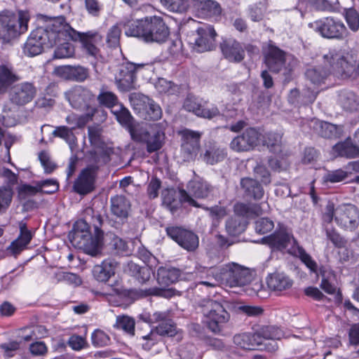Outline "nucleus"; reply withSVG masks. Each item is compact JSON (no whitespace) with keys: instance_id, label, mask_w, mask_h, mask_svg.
Returning <instances> with one entry per match:
<instances>
[{"instance_id":"obj_1","label":"nucleus","mask_w":359,"mask_h":359,"mask_svg":"<svg viewBox=\"0 0 359 359\" xmlns=\"http://www.w3.org/2000/svg\"><path fill=\"white\" fill-rule=\"evenodd\" d=\"M102 224L100 214L93 215L90 223L86 219L76 221L68 235L71 243L88 255L97 256L101 253L104 238Z\"/></svg>"},{"instance_id":"obj_2","label":"nucleus","mask_w":359,"mask_h":359,"mask_svg":"<svg viewBox=\"0 0 359 359\" xmlns=\"http://www.w3.org/2000/svg\"><path fill=\"white\" fill-rule=\"evenodd\" d=\"M126 35L136 37L146 43H165L170 29L163 19L158 16L128 21L124 24Z\"/></svg>"},{"instance_id":"obj_3","label":"nucleus","mask_w":359,"mask_h":359,"mask_svg":"<svg viewBox=\"0 0 359 359\" xmlns=\"http://www.w3.org/2000/svg\"><path fill=\"white\" fill-rule=\"evenodd\" d=\"M65 18H50L45 26L39 27L32 32L24 46V53L29 57L41 54L45 49L50 48L57 44V40L62 38V29L57 27V22H64Z\"/></svg>"},{"instance_id":"obj_4","label":"nucleus","mask_w":359,"mask_h":359,"mask_svg":"<svg viewBox=\"0 0 359 359\" xmlns=\"http://www.w3.org/2000/svg\"><path fill=\"white\" fill-rule=\"evenodd\" d=\"M323 58L330 65V72L337 77L347 79L359 74L355 54L343 49H332Z\"/></svg>"},{"instance_id":"obj_5","label":"nucleus","mask_w":359,"mask_h":359,"mask_svg":"<svg viewBox=\"0 0 359 359\" xmlns=\"http://www.w3.org/2000/svg\"><path fill=\"white\" fill-rule=\"evenodd\" d=\"M56 27L62 29V38L64 39H71L74 41L81 43L82 51L94 58H97L100 55V50L97 44L102 41V36L97 31L90 30L86 32H79L74 29L69 24L65 22H57Z\"/></svg>"},{"instance_id":"obj_6","label":"nucleus","mask_w":359,"mask_h":359,"mask_svg":"<svg viewBox=\"0 0 359 359\" xmlns=\"http://www.w3.org/2000/svg\"><path fill=\"white\" fill-rule=\"evenodd\" d=\"M203 323L214 333H219L230 319V314L224 306L210 299H203L201 304Z\"/></svg>"},{"instance_id":"obj_7","label":"nucleus","mask_w":359,"mask_h":359,"mask_svg":"<svg viewBox=\"0 0 359 359\" xmlns=\"http://www.w3.org/2000/svg\"><path fill=\"white\" fill-rule=\"evenodd\" d=\"M28 19L5 10L0 12V39L8 43L27 32Z\"/></svg>"},{"instance_id":"obj_8","label":"nucleus","mask_w":359,"mask_h":359,"mask_svg":"<svg viewBox=\"0 0 359 359\" xmlns=\"http://www.w3.org/2000/svg\"><path fill=\"white\" fill-rule=\"evenodd\" d=\"M164 129L163 123L154 124L150 130L140 126L139 128L132 129L130 136L133 141L146 144L147 151L151 154L158 151L163 147Z\"/></svg>"},{"instance_id":"obj_9","label":"nucleus","mask_w":359,"mask_h":359,"mask_svg":"<svg viewBox=\"0 0 359 359\" xmlns=\"http://www.w3.org/2000/svg\"><path fill=\"white\" fill-rule=\"evenodd\" d=\"M222 285L236 287H243L253 279V271L245 266L236 262L221 265Z\"/></svg>"},{"instance_id":"obj_10","label":"nucleus","mask_w":359,"mask_h":359,"mask_svg":"<svg viewBox=\"0 0 359 359\" xmlns=\"http://www.w3.org/2000/svg\"><path fill=\"white\" fill-rule=\"evenodd\" d=\"M264 62L268 70L276 74L282 72L286 79L290 76L293 69L291 65L287 62V53L271 41L264 50Z\"/></svg>"},{"instance_id":"obj_11","label":"nucleus","mask_w":359,"mask_h":359,"mask_svg":"<svg viewBox=\"0 0 359 359\" xmlns=\"http://www.w3.org/2000/svg\"><path fill=\"white\" fill-rule=\"evenodd\" d=\"M309 26L325 39H342L347 35V29L343 22L332 17L316 20Z\"/></svg>"},{"instance_id":"obj_12","label":"nucleus","mask_w":359,"mask_h":359,"mask_svg":"<svg viewBox=\"0 0 359 359\" xmlns=\"http://www.w3.org/2000/svg\"><path fill=\"white\" fill-rule=\"evenodd\" d=\"M130 102L136 113L145 120L156 121L161 118V107L148 96L133 93L130 95Z\"/></svg>"},{"instance_id":"obj_13","label":"nucleus","mask_w":359,"mask_h":359,"mask_svg":"<svg viewBox=\"0 0 359 359\" xmlns=\"http://www.w3.org/2000/svg\"><path fill=\"white\" fill-rule=\"evenodd\" d=\"M144 64L123 62L117 67L115 74V83L120 91L128 92L135 88L136 72Z\"/></svg>"},{"instance_id":"obj_14","label":"nucleus","mask_w":359,"mask_h":359,"mask_svg":"<svg viewBox=\"0 0 359 359\" xmlns=\"http://www.w3.org/2000/svg\"><path fill=\"white\" fill-rule=\"evenodd\" d=\"M262 243L268 245L273 251H283L292 243L294 247L298 245L292 232L280 224L273 233L262 238Z\"/></svg>"},{"instance_id":"obj_15","label":"nucleus","mask_w":359,"mask_h":359,"mask_svg":"<svg viewBox=\"0 0 359 359\" xmlns=\"http://www.w3.org/2000/svg\"><path fill=\"white\" fill-rule=\"evenodd\" d=\"M169 238L188 252H194L199 245L198 236L192 231L182 226H171L165 229Z\"/></svg>"},{"instance_id":"obj_16","label":"nucleus","mask_w":359,"mask_h":359,"mask_svg":"<svg viewBox=\"0 0 359 359\" xmlns=\"http://www.w3.org/2000/svg\"><path fill=\"white\" fill-rule=\"evenodd\" d=\"M163 204L174 214L183 204L189 206L201 207L200 205L184 189L179 190L177 199V192L174 189H166L162 191Z\"/></svg>"},{"instance_id":"obj_17","label":"nucleus","mask_w":359,"mask_h":359,"mask_svg":"<svg viewBox=\"0 0 359 359\" xmlns=\"http://www.w3.org/2000/svg\"><path fill=\"white\" fill-rule=\"evenodd\" d=\"M98 170L97 165H88L83 168L74 182V191L81 196L92 192L95 188V183Z\"/></svg>"},{"instance_id":"obj_18","label":"nucleus","mask_w":359,"mask_h":359,"mask_svg":"<svg viewBox=\"0 0 359 359\" xmlns=\"http://www.w3.org/2000/svg\"><path fill=\"white\" fill-rule=\"evenodd\" d=\"M36 93V88L33 83L24 81L11 88L8 95L9 101L16 107H23L34 100Z\"/></svg>"},{"instance_id":"obj_19","label":"nucleus","mask_w":359,"mask_h":359,"mask_svg":"<svg viewBox=\"0 0 359 359\" xmlns=\"http://www.w3.org/2000/svg\"><path fill=\"white\" fill-rule=\"evenodd\" d=\"M182 136L181 153L184 161L195 159L200 149L201 133L189 129L180 131Z\"/></svg>"},{"instance_id":"obj_20","label":"nucleus","mask_w":359,"mask_h":359,"mask_svg":"<svg viewBox=\"0 0 359 359\" xmlns=\"http://www.w3.org/2000/svg\"><path fill=\"white\" fill-rule=\"evenodd\" d=\"M359 214L357 208L351 204H342L335 209V222L344 229L353 231L358 225Z\"/></svg>"},{"instance_id":"obj_21","label":"nucleus","mask_w":359,"mask_h":359,"mask_svg":"<svg viewBox=\"0 0 359 359\" xmlns=\"http://www.w3.org/2000/svg\"><path fill=\"white\" fill-rule=\"evenodd\" d=\"M217 33L210 25H203L196 30L193 48L198 53L212 50L215 47ZM190 43L192 42L189 41Z\"/></svg>"},{"instance_id":"obj_22","label":"nucleus","mask_w":359,"mask_h":359,"mask_svg":"<svg viewBox=\"0 0 359 359\" xmlns=\"http://www.w3.org/2000/svg\"><path fill=\"white\" fill-rule=\"evenodd\" d=\"M194 271L197 276L201 280L196 284V287L201 285L208 287H215L219 285H222L221 266H203L200 264H196L194 268Z\"/></svg>"},{"instance_id":"obj_23","label":"nucleus","mask_w":359,"mask_h":359,"mask_svg":"<svg viewBox=\"0 0 359 359\" xmlns=\"http://www.w3.org/2000/svg\"><path fill=\"white\" fill-rule=\"evenodd\" d=\"M219 48L222 55L229 62L239 63L245 58V54L243 46L235 39H223Z\"/></svg>"},{"instance_id":"obj_24","label":"nucleus","mask_w":359,"mask_h":359,"mask_svg":"<svg viewBox=\"0 0 359 359\" xmlns=\"http://www.w3.org/2000/svg\"><path fill=\"white\" fill-rule=\"evenodd\" d=\"M19 229L18 236L6 248L7 253L14 257H17L25 250L33 238V233L27 229L25 222L20 221L19 222Z\"/></svg>"},{"instance_id":"obj_25","label":"nucleus","mask_w":359,"mask_h":359,"mask_svg":"<svg viewBox=\"0 0 359 359\" xmlns=\"http://www.w3.org/2000/svg\"><path fill=\"white\" fill-rule=\"evenodd\" d=\"M67 97L72 107L77 109H85L95 100V95L86 88L76 86L68 93Z\"/></svg>"},{"instance_id":"obj_26","label":"nucleus","mask_w":359,"mask_h":359,"mask_svg":"<svg viewBox=\"0 0 359 359\" xmlns=\"http://www.w3.org/2000/svg\"><path fill=\"white\" fill-rule=\"evenodd\" d=\"M259 133L255 128L246 129L242 135L233 139L230 144L231 148L236 151H248L257 145Z\"/></svg>"},{"instance_id":"obj_27","label":"nucleus","mask_w":359,"mask_h":359,"mask_svg":"<svg viewBox=\"0 0 359 359\" xmlns=\"http://www.w3.org/2000/svg\"><path fill=\"white\" fill-rule=\"evenodd\" d=\"M50 186L51 189H45L43 194H52L55 193L59 189V184L56 180H46L38 182L36 186L34 187L30 184H22L18 189V193L20 199H26L29 196H35L37 193H40L41 187Z\"/></svg>"},{"instance_id":"obj_28","label":"nucleus","mask_w":359,"mask_h":359,"mask_svg":"<svg viewBox=\"0 0 359 359\" xmlns=\"http://www.w3.org/2000/svg\"><path fill=\"white\" fill-rule=\"evenodd\" d=\"M131 209L130 201L123 195H116L110 198V211L113 216L124 223Z\"/></svg>"},{"instance_id":"obj_29","label":"nucleus","mask_w":359,"mask_h":359,"mask_svg":"<svg viewBox=\"0 0 359 359\" xmlns=\"http://www.w3.org/2000/svg\"><path fill=\"white\" fill-rule=\"evenodd\" d=\"M57 75L65 80L81 82L88 76V69L81 66H62L55 70Z\"/></svg>"},{"instance_id":"obj_30","label":"nucleus","mask_w":359,"mask_h":359,"mask_svg":"<svg viewBox=\"0 0 359 359\" xmlns=\"http://www.w3.org/2000/svg\"><path fill=\"white\" fill-rule=\"evenodd\" d=\"M21 79L10 64L0 65V94H5L12 85Z\"/></svg>"},{"instance_id":"obj_31","label":"nucleus","mask_w":359,"mask_h":359,"mask_svg":"<svg viewBox=\"0 0 359 359\" xmlns=\"http://www.w3.org/2000/svg\"><path fill=\"white\" fill-rule=\"evenodd\" d=\"M162 318L158 319V325L152 328L157 335L173 337L177 334L176 324L172 319L171 311L166 310L160 311Z\"/></svg>"},{"instance_id":"obj_32","label":"nucleus","mask_w":359,"mask_h":359,"mask_svg":"<svg viewBox=\"0 0 359 359\" xmlns=\"http://www.w3.org/2000/svg\"><path fill=\"white\" fill-rule=\"evenodd\" d=\"M310 126L318 135L327 139L339 137L342 131L340 126L318 119L312 120Z\"/></svg>"},{"instance_id":"obj_33","label":"nucleus","mask_w":359,"mask_h":359,"mask_svg":"<svg viewBox=\"0 0 359 359\" xmlns=\"http://www.w3.org/2000/svg\"><path fill=\"white\" fill-rule=\"evenodd\" d=\"M241 187L245 197L260 200L264 194V188L258 180L252 177H244L241 180Z\"/></svg>"},{"instance_id":"obj_34","label":"nucleus","mask_w":359,"mask_h":359,"mask_svg":"<svg viewBox=\"0 0 359 359\" xmlns=\"http://www.w3.org/2000/svg\"><path fill=\"white\" fill-rule=\"evenodd\" d=\"M255 334L257 335L258 341H261V338L264 339H272L273 341L271 342H269L265 344V348L269 352H273L276 351L278 348L277 343L274 340L279 339L282 336V332L278 327L268 325L261 327Z\"/></svg>"},{"instance_id":"obj_35","label":"nucleus","mask_w":359,"mask_h":359,"mask_svg":"<svg viewBox=\"0 0 359 359\" xmlns=\"http://www.w3.org/2000/svg\"><path fill=\"white\" fill-rule=\"evenodd\" d=\"M266 283L271 290L281 292L290 289L293 281L285 273L276 272L266 278Z\"/></svg>"},{"instance_id":"obj_36","label":"nucleus","mask_w":359,"mask_h":359,"mask_svg":"<svg viewBox=\"0 0 359 359\" xmlns=\"http://www.w3.org/2000/svg\"><path fill=\"white\" fill-rule=\"evenodd\" d=\"M226 156L227 152L226 149L215 144L208 145L204 153L201 154L203 161L209 165H215L224 161Z\"/></svg>"},{"instance_id":"obj_37","label":"nucleus","mask_w":359,"mask_h":359,"mask_svg":"<svg viewBox=\"0 0 359 359\" xmlns=\"http://www.w3.org/2000/svg\"><path fill=\"white\" fill-rule=\"evenodd\" d=\"M117 263L111 259L104 260L100 265L94 266L93 273L94 278L100 282L107 281L114 275Z\"/></svg>"},{"instance_id":"obj_38","label":"nucleus","mask_w":359,"mask_h":359,"mask_svg":"<svg viewBox=\"0 0 359 359\" xmlns=\"http://www.w3.org/2000/svg\"><path fill=\"white\" fill-rule=\"evenodd\" d=\"M337 101L346 111L353 112L359 110V97L352 91L341 90Z\"/></svg>"},{"instance_id":"obj_39","label":"nucleus","mask_w":359,"mask_h":359,"mask_svg":"<svg viewBox=\"0 0 359 359\" xmlns=\"http://www.w3.org/2000/svg\"><path fill=\"white\" fill-rule=\"evenodd\" d=\"M334 150L341 157L354 158L359 156V144L353 143L350 137L336 144L334 146Z\"/></svg>"},{"instance_id":"obj_40","label":"nucleus","mask_w":359,"mask_h":359,"mask_svg":"<svg viewBox=\"0 0 359 359\" xmlns=\"http://www.w3.org/2000/svg\"><path fill=\"white\" fill-rule=\"evenodd\" d=\"M114 116L116 121L123 127L126 128L129 133L132 129L139 128L140 126H134V118L129 110L120 103L116 108L112 109L111 111Z\"/></svg>"},{"instance_id":"obj_41","label":"nucleus","mask_w":359,"mask_h":359,"mask_svg":"<svg viewBox=\"0 0 359 359\" xmlns=\"http://www.w3.org/2000/svg\"><path fill=\"white\" fill-rule=\"evenodd\" d=\"M180 276L179 269L161 266L157 271L156 280L160 285L168 286L177 281Z\"/></svg>"},{"instance_id":"obj_42","label":"nucleus","mask_w":359,"mask_h":359,"mask_svg":"<svg viewBox=\"0 0 359 359\" xmlns=\"http://www.w3.org/2000/svg\"><path fill=\"white\" fill-rule=\"evenodd\" d=\"M128 271L129 274L134 277L139 283H146L154 273L152 267L141 266L133 262L128 264Z\"/></svg>"},{"instance_id":"obj_43","label":"nucleus","mask_w":359,"mask_h":359,"mask_svg":"<svg viewBox=\"0 0 359 359\" xmlns=\"http://www.w3.org/2000/svg\"><path fill=\"white\" fill-rule=\"evenodd\" d=\"M233 343L237 346L246 350H253L257 346L263 344L262 341L257 340V335H256L255 333H242L236 334L233 337Z\"/></svg>"},{"instance_id":"obj_44","label":"nucleus","mask_w":359,"mask_h":359,"mask_svg":"<svg viewBox=\"0 0 359 359\" xmlns=\"http://www.w3.org/2000/svg\"><path fill=\"white\" fill-rule=\"evenodd\" d=\"M234 216L239 217H252L262 214V210L258 204L236 203L234 205Z\"/></svg>"},{"instance_id":"obj_45","label":"nucleus","mask_w":359,"mask_h":359,"mask_svg":"<svg viewBox=\"0 0 359 359\" xmlns=\"http://www.w3.org/2000/svg\"><path fill=\"white\" fill-rule=\"evenodd\" d=\"M188 189L189 195L191 194L198 198H204L209 196L212 191V187L205 181L195 180L189 183Z\"/></svg>"},{"instance_id":"obj_46","label":"nucleus","mask_w":359,"mask_h":359,"mask_svg":"<svg viewBox=\"0 0 359 359\" xmlns=\"http://www.w3.org/2000/svg\"><path fill=\"white\" fill-rule=\"evenodd\" d=\"M247 222L245 218L232 216L226 222V231L229 236H236L245 231Z\"/></svg>"},{"instance_id":"obj_47","label":"nucleus","mask_w":359,"mask_h":359,"mask_svg":"<svg viewBox=\"0 0 359 359\" xmlns=\"http://www.w3.org/2000/svg\"><path fill=\"white\" fill-rule=\"evenodd\" d=\"M114 154V149L107 147L106 144L96 148L92 153V158L94 161L93 165H97L99 167L108 163L111 161V156Z\"/></svg>"},{"instance_id":"obj_48","label":"nucleus","mask_w":359,"mask_h":359,"mask_svg":"<svg viewBox=\"0 0 359 359\" xmlns=\"http://www.w3.org/2000/svg\"><path fill=\"white\" fill-rule=\"evenodd\" d=\"M328 75V72L321 66L309 67L305 72V76L314 85L324 83Z\"/></svg>"},{"instance_id":"obj_49","label":"nucleus","mask_w":359,"mask_h":359,"mask_svg":"<svg viewBox=\"0 0 359 359\" xmlns=\"http://www.w3.org/2000/svg\"><path fill=\"white\" fill-rule=\"evenodd\" d=\"M71 39H67L66 40L60 38L57 40V43L61 41H64L60 43L54 51L53 57L56 59L69 58L74 55L75 50L74 46L69 42Z\"/></svg>"},{"instance_id":"obj_50","label":"nucleus","mask_w":359,"mask_h":359,"mask_svg":"<svg viewBox=\"0 0 359 359\" xmlns=\"http://www.w3.org/2000/svg\"><path fill=\"white\" fill-rule=\"evenodd\" d=\"M288 252L291 254L294 253L297 256L299 257L301 261L304 264H305V265L312 272L316 273L317 275L318 276V266L316 262L312 259L311 255H309L302 246H292V248L288 250Z\"/></svg>"},{"instance_id":"obj_51","label":"nucleus","mask_w":359,"mask_h":359,"mask_svg":"<svg viewBox=\"0 0 359 359\" xmlns=\"http://www.w3.org/2000/svg\"><path fill=\"white\" fill-rule=\"evenodd\" d=\"M114 327L130 336L135 335V320L133 317L126 315L118 316Z\"/></svg>"},{"instance_id":"obj_52","label":"nucleus","mask_w":359,"mask_h":359,"mask_svg":"<svg viewBox=\"0 0 359 359\" xmlns=\"http://www.w3.org/2000/svg\"><path fill=\"white\" fill-rule=\"evenodd\" d=\"M97 99L100 104L109 108L111 111L112 109L116 108L120 104L116 95L111 91L107 90L104 88L100 89Z\"/></svg>"},{"instance_id":"obj_53","label":"nucleus","mask_w":359,"mask_h":359,"mask_svg":"<svg viewBox=\"0 0 359 359\" xmlns=\"http://www.w3.org/2000/svg\"><path fill=\"white\" fill-rule=\"evenodd\" d=\"M264 144L274 154L282 151V135L278 133H268L265 135Z\"/></svg>"},{"instance_id":"obj_54","label":"nucleus","mask_w":359,"mask_h":359,"mask_svg":"<svg viewBox=\"0 0 359 359\" xmlns=\"http://www.w3.org/2000/svg\"><path fill=\"white\" fill-rule=\"evenodd\" d=\"M53 135L55 137H59L64 139L72 149L76 145V138L72 132V129L67 126L57 127L53 132Z\"/></svg>"},{"instance_id":"obj_55","label":"nucleus","mask_w":359,"mask_h":359,"mask_svg":"<svg viewBox=\"0 0 359 359\" xmlns=\"http://www.w3.org/2000/svg\"><path fill=\"white\" fill-rule=\"evenodd\" d=\"M201 12L210 17L221 14L222 8L218 2L214 0H204L201 4Z\"/></svg>"},{"instance_id":"obj_56","label":"nucleus","mask_w":359,"mask_h":359,"mask_svg":"<svg viewBox=\"0 0 359 359\" xmlns=\"http://www.w3.org/2000/svg\"><path fill=\"white\" fill-rule=\"evenodd\" d=\"M324 229L327 238L330 241L336 248H341L345 246L346 243L345 239L334 228L329 225H325Z\"/></svg>"},{"instance_id":"obj_57","label":"nucleus","mask_w":359,"mask_h":359,"mask_svg":"<svg viewBox=\"0 0 359 359\" xmlns=\"http://www.w3.org/2000/svg\"><path fill=\"white\" fill-rule=\"evenodd\" d=\"M147 289L146 290H122L119 296L124 299L128 304L133 303L135 300L147 297Z\"/></svg>"},{"instance_id":"obj_58","label":"nucleus","mask_w":359,"mask_h":359,"mask_svg":"<svg viewBox=\"0 0 359 359\" xmlns=\"http://www.w3.org/2000/svg\"><path fill=\"white\" fill-rule=\"evenodd\" d=\"M161 4L172 12L184 13L189 8L186 0H161Z\"/></svg>"},{"instance_id":"obj_59","label":"nucleus","mask_w":359,"mask_h":359,"mask_svg":"<svg viewBox=\"0 0 359 359\" xmlns=\"http://www.w3.org/2000/svg\"><path fill=\"white\" fill-rule=\"evenodd\" d=\"M253 172L255 180H259L262 184L267 185L271 183V174L264 165L257 163L253 168Z\"/></svg>"},{"instance_id":"obj_60","label":"nucleus","mask_w":359,"mask_h":359,"mask_svg":"<svg viewBox=\"0 0 359 359\" xmlns=\"http://www.w3.org/2000/svg\"><path fill=\"white\" fill-rule=\"evenodd\" d=\"M89 141L95 149L105 145L102 137V129L97 127L89 126L88 128Z\"/></svg>"},{"instance_id":"obj_61","label":"nucleus","mask_w":359,"mask_h":359,"mask_svg":"<svg viewBox=\"0 0 359 359\" xmlns=\"http://www.w3.org/2000/svg\"><path fill=\"white\" fill-rule=\"evenodd\" d=\"M13 189L6 186L0 187V212H5L12 201Z\"/></svg>"},{"instance_id":"obj_62","label":"nucleus","mask_w":359,"mask_h":359,"mask_svg":"<svg viewBox=\"0 0 359 359\" xmlns=\"http://www.w3.org/2000/svg\"><path fill=\"white\" fill-rule=\"evenodd\" d=\"M121 29L118 25L112 26L107 36V43L111 48H116L119 46Z\"/></svg>"},{"instance_id":"obj_63","label":"nucleus","mask_w":359,"mask_h":359,"mask_svg":"<svg viewBox=\"0 0 359 359\" xmlns=\"http://www.w3.org/2000/svg\"><path fill=\"white\" fill-rule=\"evenodd\" d=\"M348 176V172L342 169H337L332 171H329L323 177L324 181L330 183L340 182Z\"/></svg>"},{"instance_id":"obj_64","label":"nucleus","mask_w":359,"mask_h":359,"mask_svg":"<svg viewBox=\"0 0 359 359\" xmlns=\"http://www.w3.org/2000/svg\"><path fill=\"white\" fill-rule=\"evenodd\" d=\"M346 20L349 28L353 32H356L359 29V14L353 8L346 9Z\"/></svg>"}]
</instances>
